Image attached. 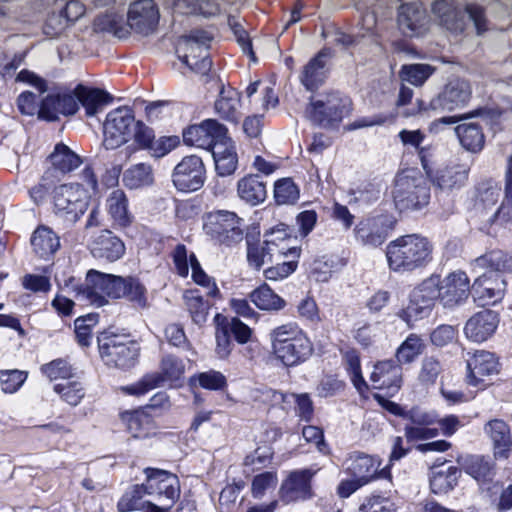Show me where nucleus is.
<instances>
[{"label": "nucleus", "mask_w": 512, "mask_h": 512, "mask_svg": "<svg viewBox=\"0 0 512 512\" xmlns=\"http://www.w3.org/2000/svg\"><path fill=\"white\" fill-rule=\"evenodd\" d=\"M98 343L100 355L107 365L129 368L139 355L138 343L120 336H102Z\"/></svg>", "instance_id": "11"}, {"label": "nucleus", "mask_w": 512, "mask_h": 512, "mask_svg": "<svg viewBox=\"0 0 512 512\" xmlns=\"http://www.w3.org/2000/svg\"><path fill=\"white\" fill-rule=\"evenodd\" d=\"M428 18L423 9L416 4L400 6L398 12V26L401 32L408 37L423 35L427 31Z\"/></svg>", "instance_id": "25"}, {"label": "nucleus", "mask_w": 512, "mask_h": 512, "mask_svg": "<svg viewBox=\"0 0 512 512\" xmlns=\"http://www.w3.org/2000/svg\"><path fill=\"white\" fill-rule=\"evenodd\" d=\"M433 245L420 234H407L390 241L385 249L388 268L395 273H410L432 260Z\"/></svg>", "instance_id": "1"}, {"label": "nucleus", "mask_w": 512, "mask_h": 512, "mask_svg": "<svg viewBox=\"0 0 512 512\" xmlns=\"http://www.w3.org/2000/svg\"><path fill=\"white\" fill-rule=\"evenodd\" d=\"M351 110V101L339 92H329L313 97L306 108V117L322 127L340 123Z\"/></svg>", "instance_id": "5"}, {"label": "nucleus", "mask_w": 512, "mask_h": 512, "mask_svg": "<svg viewBox=\"0 0 512 512\" xmlns=\"http://www.w3.org/2000/svg\"><path fill=\"white\" fill-rule=\"evenodd\" d=\"M54 391L70 406L79 405L85 396L84 387L79 381H69L56 384L54 386Z\"/></svg>", "instance_id": "55"}, {"label": "nucleus", "mask_w": 512, "mask_h": 512, "mask_svg": "<svg viewBox=\"0 0 512 512\" xmlns=\"http://www.w3.org/2000/svg\"><path fill=\"white\" fill-rule=\"evenodd\" d=\"M211 40V35L206 31H192L178 39L176 54L190 70L204 74L211 68V61L207 55Z\"/></svg>", "instance_id": "6"}, {"label": "nucleus", "mask_w": 512, "mask_h": 512, "mask_svg": "<svg viewBox=\"0 0 512 512\" xmlns=\"http://www.w3.org/2000/svg\"><path fill=\"white\" fill-rule=\"evenodd\" d=\"M228 134L227 128L215 119H206L200 124L192 125L183 131V141L189 146L212 150Z\"/></svg>", "instance_id": "16"}, {"label": "nucleus", "mask_w": 512, "mask_h": 512, "mask_svg": "<svg viewBox=\"0 0 512 512\" xmlns=\"http://www.w3.org/2000/svg\"><path fill=\"white\" fill-rule=\"evenodd\" d=\"M344 360L354 387L359 393H365L368 390V385L362 376L358 353L355 350H348L344 354Z\"/></svg>", "instance_id": "54"}, {"label": "nucleus", "mask_w": 512, "mask_h": 512, "mask_svg": "<svg viewBox=\"0 0 512 512\" xmlns=\"http://www.w3.org/2000/svg\"><path fill=\"white\" fill-rule=\"evenodd\" d=\"M85 13L84 5L77 1H68L59 16L52 15L46 24V33L53 36L60 33L69 22H75Z\"/></svg>", "instance_id": "34"}, {"label": "nucleus", "mask_w": 512, "mask_h": 512, "mask_svg": "<svg viewBox=\"0 0 512 512\" xmlns=\"http://www.w3.org/2000/svg\"><path fill=\"white\" fill-rule=\"evenodd\" d=\"M76 95L79 98L80 104L84 107L86 115L89 117L95 116L113 100V97L108 92L83 85L76 87Z\"/></svg>", "instance_id": "33"}, {"label": "nucleus", "mask_w": 512, "mask_h": 512, "mask_svg": "<svg viewBox=\"0 0 512 512\" xmlns=\"http://www.w3.org/2000/svg\"><path fill=\"white\" fill-rule=\"evenodd\" d=\"M211 151L218 175L224 177L235 172L238 165V156L235 144L228 134H226L219 142H216Z\"/></svg>", "instance_id": "27"}, {"label": "nucleus", "mask_w": 512, "mask_h": 512, "mask_svg": "<svg viewBox=\"0 0 512 512\" xmlns=\"http://www.w3.org/2000/svg\"><path fill=\"white\" fill-rule=\"evenodd\" d=\"M431 308L416 300L412 295L410 296L409 304L405 309L399 313V317L412 326L416 321L429 315Z\"/></svg>", "instance_id": "62"}, {"label": "nucleus", "mask_w": 512, "mask_h": 512, "mask_svg": "<svg viewBox=\"0 0 512 512\" xmlns=\"http://www.w3.org/2000/svg\"><path fill=\"white\" fill-rule=\"evenodd\" d=\"M121 420L134 438H147L153 433L152 418L142 410L125 411L121 414Z\"/></svg>", "instance_id": "37"}, {"label": "nucleus", "mask_w": 512, "mask_h": 512, "mask_svg": "<svg viewBox=\"0 0 512 512\" xmlns=\"http://www.w3.org/2000/svg\"><path fill=\"white\" fill-rule=\"evenodd\" d=\"M411 295L432 309L435 301H440L439 276L432 275L425 279L413 290Z\"/></svg>", "instance_id": "49"}, {"label": "nucleus", "mask_w": 512, "mask_h": 512, "mask_svg": "<svg viewBox=\"0 0 512 512\" xmlns=\"http://www.w3.org/2000/svg\"><path fill=\"white\" fill-rule=\"evenodd\" d=\"M472 94L471 86L468 81L460 78L450 80L443 90L429 103L418 102L419 111L444 112L454 111L467 105Z\"/></svg>", "instance_id": "9"}, {"label": "nucleus", "mask_w": 512, "mask_h": 512, "mask_svg": "<svg viewBox=\"0 0 512 512\" xmlns=\"http://www.w3.org/2000/svg\"><path fill=\"white\" fill-rule=\"evenodd\" d=\"M146 483L144 487L148 496H157L159 500L165 499L169 502L165 507L167 510L179 497L180 485L178 477L165 470L146 468Z\"/></svg>", "instance_id": "14"}, {"label": "nucleus", "mask_w": 512, "mask_h": 512, "mask_svg": "<svg viewBox=\"0 0 512 512\" xmlns=\"http://www.w3.org/2000/svg\"><path fill=\"white\" fill-rule=\"evenodd\" d=\"M190 384L206 390L218 391L227 386V380L223 373L211 369L192 376Z\"/></svg>", "instance_id": "51"}, {"label": "nucleus", "mask_w": 512, "mask_h": 512, "mask_svg": "<svg viewBox=\"0 0 512 512\" xmlns=\"http://www.w3.org/2000/svg\"><path fill=\"white\" fill-rule=\"evenodd\" d=\"M485 432L493 443L495 458L507 459L512 446V437L508 425L502 420L495 419L485 425Z\"/></svg>", "instance_id": "31"}, {"label": "nucleus", "mask_w": 512, "mask_h": 512, "mask_svg": "<svg viewBox=\"0 0 512 512\" xmlns=\"http://www.w3.org/2000/svg\"><path fill=\"white\" fill-rule=\"evenodd\" d=\"M459 470L455 466L435 467L430 476V487L435 494H444L453 489L457 483Z\"/></svg>", "instance_id": "45"}, {"label": "nucleus", "mask_w": 512, "mask_h": 512, "mask_svg": "<svg viewBox=\"0 0 512 512\" xmlns=\"http://www.w3.org/2000/svg\"><path fill=\"white\" fill-rule=\"evenodd\" d=\"M389 226L384 216L368 217L360 221L355 229V238L363 246L378 247L388 236Z\"/></svg>", "instance_id": "22"}, {"label": "nucleus", "mask_w": 512, "mask_h": 512, "mask_svg": "<svg viewBox=\"0 0 512 512\" xmlns=\"http://www.w3.org/2000/svg\"><path fill=\"white\" fill-rule=\"evenodd\" d=\"M506 290L507 282L500 274L483 273L474 280L471 286L474 301L481 306L500 303Z\"/></svg>", "instance_id": "17"}, {"label": "nucleus", "mask_w": 512, "mask_h": 512, "mask_svg": "<svg viewBox=\"0 0 512 512\" xmlns=\"http://www.w3.org/2000/svg\"><path fill=\"white\" fill-rule=\"evenodd\" d=\"M49 160L53 168L63 174L72 172L82 164V158L63 143L55 145Z\"/></svg>", "instance_id": "41"}, {"label": "nucleus", "mask_w": 512, "mask_h": 512, "mask_svg": "<svg viewBox=\"0 0 512 512\" xmlns=\"http://www.w3.org/2000/svg\"><path fill=\"white\" fill-rule=\"evenodd\" d=\"M274 197L278 204H293L299 198V190L290 178L276 181Z\"/></svg>", "instance_id": "58"}, {"label": "nucleus", "mask_w": 512, "mask_h": 512, "mask_svg": "<svg viewBox=\"0 0 512 512\" xmlns=\"http://www.w3.org/2000/svg\"><path fill=\"white\" fill-rule=\"evenodd\" d=\"M392 196L400 211L421 209L429 203L430 191L423 174L416 168H407L396 175Z\"/></svg>", "instance_id": "4"}, {"label": "nucleus", "mask_w": 512, "mask_h": 512, "mask_svg": "<svg viewBox=\"0 0 512 512\" xmlns=\"http://www.w3.org/2000/svg\"><path fill=\"white\" fill-rule=\"evenodd\" d=\"M334 263L327 257H321L313 260L308 268V276L310 279L325 283L332 277Z\"/></svg>", "instance_id": "60"}, {"label": "nucleus", "mask_w": 512, "mask_h": 512, "mask_svg": "<svg viewBox=\"0 0 512 512\" xmlns=\"http://www.w3.org/2000/svg\"><path fill=\"white\" fill-rule=\"evenodd\" d=\"M249 298L262 311H280L286 306V301L265 283L254 289Z\"/></svg>", "instance_id": "44"}, {"label": "nucleus", "mask_w": 512, "mask_h": 512, "mask_svg": "<svg viewBox=\"0 0 512 512\" xmlns=\"http://www.w3.org/2000/svg\"><path fill=\"white\" fill-rule=\"evenodd\" d=\"M466 179L467 170L460 165L439 169L436 174L432 176L433 184L443 192L460 188Z\"/></svg>", "instance_id": "39"}, {"label": "nucleus", "mask_w": 512, "mask_h": 512, "mask_svg": "<svg viewBox=\"0 0 512 512\" xmlns=\"http://www.w3.org/2000/svg\"><path fill=\"white\" fill-rule=\"evenodd\" d=\"M94 29L100 32L112 33L118 38H125L129 35V29L123 23L122 17L116 14H104L94 20Z\"/></svg>", "instance_id": "50"}, {"label": "nucleus", "mask_w": 512, "mask_h": 512, "mask_svg": "<svg viewBox=\"0 0 512 512\" xmlns=\"http://www.w3.org/2000/svg\"><path fill=\"white\" fill-rule=\"evenodd\" d=\"M205 179V166L201 157L197 155L183 157L172 172L174 187L184 193L198 191L203 187Z\"/></svg>", "instance_id": "13"}, {"label": "nucleus", "mask_w": 512, "mask_h": 512, "mask_svg": "<svg viewBox=\"0 0 512 512\" xmlns=\"http://www.w3.org/2000/svg\"><path fill=\"white\" fill-rule=\"evenodd\" d=\"M278 484L276 472L266 471L257 474L251 482V494L255 499H262L268 493L275 490Z\"/></svg>", "instance_id": "52"}, {"label": "nucleus", "mask_w": 512, "mask_h": 512, "mask_svg": "<svg viewBox=\"0 0 512 512\" xmlns=\"http://www.w3.org/2000/svg\"><path fill=\"white\" fill-rule=\"evenodd\" d=\"M90 251L97 259L115 262L124 256L126 247L124 242L110 230H102L92 240Z\"/></svg>", "instance_id": "23"}, {"label": "nucleus", "mask_w": 512, "mask_h": 512, "mask_svg": "<svg viewBox=\"0 0 512 512\" xmlns=\"http://www.w3.org/2000/svg\"><path fill=\"white\" fill-rule=\"evenodd\" d=\"M433 72L434 68L428 64H411L402 67L400 77L414 86H421Z\"/></svg>", "instance_id": "56"}, {"label": "nucleus", "mask_w": 512, "mask_h": 512, "mask_svg": "<svg viewBox=\"0 0 512 512\" xmlns=\"http://www.w3.org/2000/svg\"><path fill=\"white\" fill-rule=\"evenodd\" d=\"M424 348L423 339L417 334H410L396 350L397 362L400 365L412 363L423 353Z\"/></svg>", "instance_id": "48"}, {"label": "nucleus", "mask_w": 512, "mask_h": 512, "mask_svg": "<svg viewBox=\"0 0 512 512\" xmlns=\"http://www.w3.org/2000/svg\"><path fill=\"white\" fill-rule=\"evenodd\" d=\"M184 299L193 322L197 325L205 323L208 315V306L198 294V291H187L184 294Z\"/></svg>", "instance_id": "57"}, {"label": "nucleus", "mask_w": 512, "mask_h": 512, "mask_svg": "<svg viewBox=\"0 0 512 512\" xmlns=\"http://www.w3.org/2000/svg\"><path fill=\"white\" fill-rule=\"evenodd\" d=\"M505 196L500 208L493 214L492 221H507L506 209L512 208V156L508 160V167L505 173Z\"/></svg>", "instance_id": "64"}, {"label": "nucleus", "mask_w": 512, "mask_h": 512, "mask_svg": "<svg viewBox=\"0 0 512 512\" xmlns=\"http://www.w3.org/2000/svg\"><path fill=\"white\" fill-rule=\"evenodd\" d=\"M134 124L135 117L129 107H118L110 111L103 124V146L113 150L127 143Z\"/></svg>", "instance_id": "10"}, {"label": "nucleus", "mask_w": 512, "mask_h": 512, "mask_svg": "<svg viewBox=\"0 0 512 512\" xmlns=\"http://www.w3.org/2000/svg\"><path fill=\"white\" fill-rule=\"evenodd\" d=\"M184 372L185 365L181 360L166 356L161 362V373L147 374L137 383L121 387V390L129 395L142 396L159 387L163 381L180 379Z\"/></svg>", "instance_id": "12"}, {"label": "nucleus", "mask_w": 512, "mask_h": 512, "mask_svg": "<svg viewBox=\"0 0 512 512\" xmlns=\"http://www.w3.org/2000/svg\"><path fill=\"white\" fill-rule=\"evenodd\" d=\"M123 283L121 276L91 269L86 274L84 284L73 290L77 300L99 308L107 305L109 299L121 298Z\"/></svg>", "instance_id": "3"}, {"label": "nucleus", "mask_w": 512, "mask_h": 512, "mask_svg": "<svg viewBox=\"0 0 512 512\" xmlns=\"http://www.w3.org/2000/svg\"><path fill=\"white\" fill-rule=\"evenodd\" d=\"M105 207L115 227L126 228L132 224L134 217L129 210L128 198L123 190H113L106 199Z\"/></svg>", "instance_id": "29"}, {"label": "nucleus", "mask_w": 512, "mask_h": 512, "mask_svg": "<svg viewBox=\"0 0 512 512\" xmlns=\"http://www.w3.org/2000/svg\"><path fill=\"white\" fill-rule=\"evenodd\" d=\"M432 12L448 30L462 31L463 21L457 9L445 0H437L432 5Z\"/></svg>", "instance_id": "46"}, {"label": "nucleus", "mask_w": 512, "mask_h": 512, "mask_svg": "<svg viewBox=\"0 0 512 512\" xmlns=\"http://www.w3.org/2000/svg\"><path fill=\"white\" fill-rule=\"evenodd\" d=\"M97 317L94 314H88L75 320V335L79 345L87 347L92 340V327L96 324Z\"/></svg>", "instance_id": "61"}, {"label": "nucleus", "mask_w": 512, "mask_h": 512, "mask_svg": "<svg viewBox=\"0 0 512 512\" xmlns=\"http://www.w3.org/2000/svg\"><path fill=\"white\" fill-rule=\"evenodd\" d=\"M159 12L153 0H137L128 10L127 27L135 33L147 36L156 30Z\"/></svg>", "instance_id": "18"}, {"label": "nucleus", "mask_w": 512, "mask_h": 512, "mask_svg": "<svg viewBox=\"0 0 512 512\" xmlns=\"http://www.w3.org/2000/svg\"><path fill=\"white\" fill-rule=\"evenodd\" d=\"M470 279L462 270H456L439 278L440 302L444 307H455L465 302L469 296Z\"/></svg>", "instance_id": "19"}, {"label": "nucleus", "mask_w": 512, "mask_h": 512, "mask_svg": "<svg viewBox=\"0 0 512 512\" xmlns=\"http://www.w3.org/2000/svg\"><path fill=\"white\" fill-rule=\"evenodd\" d=\"M240 93L233 88H222L214 103L215 113L223 120L238 124L241 117Z\"/></svg>", "instance_id": "30"}, {"label": "nucleus", "mask_w": 512, "mask_h": 512, "mask_svg": "<svg viewBox=\"0 0 512 512\" xmlns=\"http://www.w3.org/2000/svg\"><path fill=\"white\" fill-rule=\"evenodd\" d=\"M370 381L375 389L398 391L402 383L401 365L393 360L377 362L370 374Z\"/></svg>", "instance_id": "24"}, {"label": "nucleus", "mask_w": 512, "mask_h": 512, "mask_svg": "<svg viewBox=\"0 0 512 512\" xmlns=\"http://www.w3.org/2000/svg\"><path fill=\"white\" fill-rule=\"evenodd\" d=\"M474 270H487V273L512 272V256L502 250H491L473 260Z\"/></svg>", "instance_id": "32"}, {"label": "nucleus", "mask_w": 512, "mask_h": 512, "mask_svg": "<svg viewBox=\"0 0 512 512\" xmlns=\"http://www.w3.org/2000/svg\"><path fill=\"white\" fill-rule=\"evenodd\" d=\"M123 184L128 189H141L154 183L153 168L148 163L131 165L123 173Z\"/></svg>", "instance_id": "40"}, {"label": "nucleus", "mask_w": 512, "mask_h": 512, "mask_svg": "<svg viewBox=\"0 0 512 512\" xmlns=\"http://www.w3.org/2000/svg\"><path fill=\"white\" fill-rule=\"evenodd\" d=\"M264 244L267 249L278 252L285 257L298 258L300 248L292 245L295 239L291 236L289 227L283 223L276 225L264 234Z\"/></svg>", "instance_id": "26"}, {"label": "nucleus", "mask_w": 512, "mask_h": 512, "mask_svg": "<svg viewBox=\"0 0 512 512\" xmlns=\"http://www.w3.org/2000/svg\"><path fill=\"white\" fill-rule=\"evenodd\" d=\"M52 202L56 216L68 223H75L86 212L90 199L77 184L69 182L54 189Z\"/></svg>", "instance_id": "7"}, {"label": "nucleus", "mask_w": 512, "mask_h": 512, "mask_svg": "<svg viewBox=\"0 0 512 512\" xmlns=\"http://www.w3.org/2000/svg\"><path fill=\"white\" fill-rule=\"evenodd\" d=\"M204 233L217 243L232 245L242 238L241 218L228 210H215L202 217Z\"/></svg>", "instance_id": "8"}, {"label": "nucleus", "mask_w": 512, "mask_h": 512, "mask_svg": "<svg viewBox=\"0 0 512 512\" xmlns=\"http://www.w3.org/2000/svg\"><path fill=\"white\" fill-rule=\"evenodd\" d=\"M190 266L193 281L207 288V294L211 297H218L220 292L216 283L203 271L194 253H190Z\"/></svg>", "instance_id": "59"}, {"label": "nucleus", "mask_w": 512, "mask_h": 512, "mask_svg": "<svg viewBox=\"0 0 512 512\" xmlns=\"http://www.w3.org/2000/svg\"><path fill=\"white\" fill-rule=\"evenodd\" d=\"M268 396H271V400L274 403L289 401L288 398H292L296 403L297 415L305 421H309L313 415V403L310 396L306 393L303 394H290L286 395L278 391L268 390Z\"/></svg>", "instance_id": "47"}, {"label": "nucleus", "mask_w": 512, "mask_h": 512, "mask_svg": "<svg viewBox=\"0 0 512 512\" xmlns=\"http://www.w3.org/2000/svg\"><path fill=\"white\" fill-rule=\"evenodd\" d=\"M318 469L306 468L289 473L279 489L280 499L285 503L305 501L313 496L311 480Z\"/></svg>", "instance_id": "15"}, {"label": "nucleus", "mask_w": 512, "mask_h": 512, "mask_svg": "<svg viewBox=\"0 0 512 512\" xmlns=\"http://www.w3.org/2000/svg\"><path fill=\"white\" fill-rule=\"evenodd\" d=\"M500 322L499 314L490 309L474 313L465 323L464 334L466 338L475 343L488 340L497 330Z\"/></svg>", "instance_id": "20"}, {"label": "nucleus", "mask_w": 512, "mask_h": 512, "mask_svg": "<svg viewBox=\"0 0 512 512\" xmlns=\"http://www.w3.org/2000/svg\"><path fill=\"white\" fill-rule=\"evenodd\" d=\"M396 504L389 498L382 495H372L365 499L360 506L359 512H396Z\"/></svg>", "instance_id": "63"}, {"label": "nucleus", "mask_w": 512, "mask_h": 512, "mask_svg": "<svg viewBox=\"0 0 512 512\" xmlns=\"http://www.w3.org/2000/svg\"><path fill=\"white\" fill-rule=\"evenodd\" d=\"M237 194L245 203L256 206L266 199V186L257 175H247L238 181Z\"/></svg>", "instance_id": "35"}, {"label": "nucleus", "mask_w": 512, "mask_h": 512, "mask_svg": "<svg viewBox=\"0 0 512 512\" xmlns=\"http://www.w3.org/2000/svg\"><path fill=\"white\" fill-rule=\"evenodd\" d=\"M455 133L467 151L479 152L483 149L485 136L477 123H462L455 128Z\"/></svg>", "instance_id": "42"}, {"label": "nucleus", "mask_w": 512, "mask_h": 512, "mask_svg": "<svg viewBox=\"0 0 512 512\" xmlns=\"http://www.w3.org/2000/svg\"><path fill=\"white\" fill-rule=\"evenodd\" d=\"M271 353L286 367H295L307 361L313 354V344L297 324L286 323L269 333Z\"/></svg>", "instance_id": "2"}, {"label": "nucleus", "mask_w": 512, "mask_h": 512, "mask_svg": "<svg viewBox=\"0 0 512 512\" xmlns=\"http://www.w3.org/2000/svg\"><path fill=\"white\" fill-rule=\"evenodd\" d=\"M123 292L122 297H127L129 301L133 302L138 307L144 308L147 306L146 288L144 285L135 277L127 276L122 277Z\"/></svg>", "instance_id": "53"}, {"label": "nucleus", "mask_w": 512, "mask_h": 512, "mask_svg": "<svg viewBox=\"0 0 512 512\" xmlns=\"http://www.w3.org/2000/svg\"><path fill=\"white\" fill-rule=\"evenodd\" d=\"M467 362L468 383L473 386L479 385L487 377L497 375L500 371L498 357L486 350H477L469 355Z\"/></svg>", "instance_id": "21"}, {"label": "nucleus", "mask_w": 512, "mask_h": 512, "mask_svg": "<svg viewBox=\"0 0 512 512\" xmlns=\"http://www.w3.org/2000/svg\"><path fill=\"white\" fill-rule=\"evenodd\" d=\"M147 495L144 484L134 485L128 489L118 502L120 512L146 511L150 512L151 507L155 506L149 500H145Z\"/></svg>", "instance_id": "43"}, {"label": "nucleus", "mask_w": 512, "mask_h": 512, "mask_svg": "<svg viewBox=\"0 0 512 512\" xmlns=\"http://www.w3.org/2000/svg\"><path fill=\"white\" fill-rule=\"evenodd\" d=\"M328 60L329 54L323 50L304 66L300 81L307 90L313 91L324 83L328 73Z\"/></svg>", "instance_id": "28"}, {"label": "nucleus", "mask_w": 512, "mask_h": 512, "mask_svg": "<svg viewBox=\"0 0 512 512\" xmlns=\"http://www.w3.org/2000/svg\"><path fill=\"white\" fill-rule=\"evenodd\" d=\"M34 252L41 258L53 255L60 247L59 236L47 226H39L31 237Z\"/></svg>", "instance_id": "38"}, {"label": "nucleus", "mask_w": 512, "mask_h": 512, "mask_svg": "<svg viewBox=\"0 0 512 512\" xmlns=\"http://www.w3.org/2000/svg\"><path fill=\"white\" fill-rule=\"evenodd\" d=\"M346 464L350 473L364 484L374 479L380 466L376 458L365 454L351 456Z\"/></svg>", "instance_id": "36"}]
</instances>
